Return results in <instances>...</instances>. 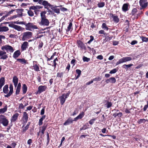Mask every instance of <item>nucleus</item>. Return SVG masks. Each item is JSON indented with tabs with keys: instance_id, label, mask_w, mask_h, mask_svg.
<instances>
[{
	"instance_id": "680f3d73",
	"label": "nucleus",
	"mask_w": 148,
	"mask_h": 148,
	"mask_svg": "<svg viewBox=\"0 0 148 148\" xmlns=\"http://www.w3.org/2000/svg\"><path fill=\"white\" fill-rule=\"evenodd\" d=\"M8 16V15H5L2 16L1 19H0V22L3 20L5 18Z\"/></svg>"
},
{
	"instance_id": "b1692460",
	"label": "nucleus",
	"mask_w": 148,
	"mask_h": 148,
	"mask_svg": "<svg viewBox=\"0 0 148 148\" xmlns=\"http://www.w3.org/2000/svg\"><path fill=\"white\" fill-rule=\"evenodd\" d=\"M17 60L22 64H27V60L24 58H18L16 59Z\"/></svg>"
},
{
	"instance_id": "f8f14e48",
	"label": "nucleus",
	"mask_w": 148,
	"mask_h": 148,
	"mask_svg": "<svg viewBox=\"0 0 148 148\" xmlns=\"http://www.w3.org/2000/svg\"><path fill=\"white\" fill-rule=\"evenodd\" d=\"M110 16L112 18L113 20L114 23H117L119 22V20L118 16L116 15L115 14H110Z\"/></svg>"
},
{
	"instance_id": "13d9d810",
	"label": "nucleus",
	"mask_w": 148,
	"mask_h": 148,
	"mask_svg": "<svg viewBox=\"0 0 148 148\" xmlns=\"http://www.w3.org/2000/svg\"><path fill=\"white\" fill-rule=\"evenodd\" d=\"M47 144L48 145L49 141V133L47 132Z\"/></svg>"
},
{
	"instance_id": "7c9ffc66",
	"label": "nucleus",
	"mask_w": 148,
	"mask_h": 148,
	"mask_svg": "<svg viewBox=\"0 0 148 148\" xmlns=\"http://www.w3.org/2000/svg\"><path fill=\"white\" fill-rule=\"evenodd\" d=\"M30 124V122H28L27 125L23 129L22 132V134H23L25 133L26 131L27 130L29 127V125Z\"/></svg>"
},
{
	"instance_id": "a18cd8bd",
	"label": "nucleus",
	"mask_w": 148,
	"mask_h": 148,
	"mask_svg": "<svg viewBox=\"0 0 148 148\" xmlns=\"http://www.w3.org/2000/svg\"><path fill=\"white\" fill-rule=\"evenodd\" d=\"M146 120L145 119H140L137 122L138 124H140L142 123H144L146 122Z\"/></svg>"
},
{
	"instance_id": "5701e85b",
	"label": "nucleus",
	"mask_w": 148,
	"mask_h": 148,
	"mask_svg": "<svg viewBox=\"0 0 148 148\" xmlns=\"http://www.w3.org/2000/svg\"><path fill=\"white\" fill-rule=\"evenodd\" d=\"M84 113L83 112H82L80 113L77 117L75 118L74 119L73 121H76L78 119H81L84 116Z\"/></svg>"
},
{
	"instance_id": "6e6d98bb",
	"label": "nucleus",
	"mask_w": 148,
	"mask_h": 148,
	"mask_svg": "<svg viewBox=\"0 0 148 148\" xmlns=\"http://www.w3.org/2000/svg\"><path fill=\"white\" fill-rule=\"evenodd\" d=\"M96 120L95 119H91L89 121V123L90 124L92 125L94 122Z\"/></svg>"
},
{
	"instance_id": "603ef678",
	"label": "nucleus",
	"mask_w": 148,
	"mask_h": 148,
	"mask_svg": "<svg viewBox=\"0 0 148 148\" xmlns=\"http://www.w3.org/2000/svg\"><path fill=\"white\" fill-rule=\"evenodd\" d=\"M90 40L87 43L88 44H90L94 39L93 36H90Z\"/></svg>"
},
{
	"instance_id": "39448f33",
	"label": "nucleus",
	"mask_w": 148,
	"mask_h": 148,
	"mask_svg": "<svg viewBox=\"0 0 148 148\" xmlns=\"http://www.w3.org/2000/svg\"><path fill=\"white\" fill-rule=\"evenodd\" d=\"M132 60V58L129 57H126L120 59L116 63V65H117L121 63L130 61Z\"/></svg>"
},
{
	"instance_id": "774afa93",
	"label": "nucleus",
	"mask_w": 148,
	"mask_h": 148,
	"mask_svg": "<svg viewBox=\"0 0 148 148\" xmlns=\"http://www.w3.org/2000/svg\"><path fill=\"white\" fill-rule=\"evenodd\" d=\"M138 42L136 40H134L132 41L131 44L132 45H134L136 44H137Z\"/></svg>"
},
{
	"instance_id": "f704fd0d",
	"label": "nucleus",
	"mask_w": 148,
	"mask_h": 148,
	"mask_svg": "<svg viewBox=\"0 0 148 148\" xmlns=\"http://www.w3.org/2000/svg\"><path fill=\"white\" fill-rule=\"evenodd\" d=\"M137 11V9L136 8H134L132 10L130 14L132 16H134L136 13Z\"/></svg>"
},
{
	"instance_id": "0eeeda50",
	"label": "nucleus",
	"mask_w": 148,
	"mask_h": 148,
	"mask_svg": "<svg viewBox=\"0 0 148 148\" xmlns=\"http://www.w3.org/2000/svg\"><path fill=\"white\" fill-rule=\"evenodd\" d=\"M9 26L11 27L14 28L15 29L18 31H22L24 29V28L20 26L15 25L12 23L9 24Z\"/></svg>"
},
{
	"instance_id": "3c124183",
	"label": "nucleus",
	"mask_w": 148,
	"mask_h": 148,
	"mask_svg": "<svg viewBox=\"0 0 148 148\" xmlns=\"http://www.w3.org/2000/svg\"><path fill=\"white\" fill-rule=\"evenodd\" d=\"M101 78L99 77H97L93 79V80L94 81H99L101 80Z\"/></svg>"
},
{
	"instance_id": "338daca9",
	"label": "nucleus",
	"mask_w": 148,
	"mask_h": 148,
	"mask_svg": "<svg viewBox=\"0 0 148 148\" xmlns=\"http://www.w3.org/2000/svg\"><path fill=\"white\" fill-rule=\"evenodd\" d=\"M87 128V126L85 125H84L82 128H81L80 129V130H85Z\"/></svg>"
},
{
	"instance_id": "cd10ccee",
	"label": "nucleus",
	"mask_w": 148,
	"mask_h": 148,
	"mask_svg": "<svg viewBox=\"0 0 148 148\" xmlns=\"http://www.w3.org/2000/svg\"><path fill=\"white\" fill-rule=\"evenodd\" d=\"M113 38H114V36H107L106 37L105 39H104L103 40V42H106L108 41H109L110 40H111Z\"/></svg>"
},
{
	"instance_id": "c03bdc74",
	"label": "nucleus",
	"mask_w": 148,
	"mask_h": 148,
	"mask_svg": "<svg viewBox=\"0 0 148 148\" xmlns=\"http://www.w3.org/2000/svg\"><path fill=\"white\" fill-rule=\"evenodd\" d=\"M7 110V107L6 106L3 108L0 109V114L3 113L5 112Z\"/></svg>"
},
{
	"instance_id": "c9c22d12",
	"label": "nucleus",
	"mask_w": 148,
	"mask_h": 148,
	"mask_svg": "<svg viewBox=\"0 0 148 148\" xmlns=\"http://www.w3.org/2000/svg\"><path fill=\"white\" fill-rule=\"evenodd\" d=\"M58 59L57 58H56L53 61V65H52V66H54V69H55L56 67V66L57 64L56 62H58Z\"/></svg>"
},
{
	"instance_id": "4d7b16f0",
	"label": "nucleus",
	"mask_w": 148,
	"mask_h": 148,
	"mask_svg": "<svg viewBox=\"0 0 148 148\" xmlns=\"http://www.w3.org/2000/svg\"><path fill=\"white\" fill-rule=\"evenodd\" d=\"M99 34H103L105 36V35L106 36V35L107 34L106 33H104V31L103 30H101L100 31H99Z\"/></svg>"
},
{
	"instance_id": "393cba45",
	"label": "nucleus",
	"mask_w": 148,
	"mask_h": 148,
	"mask_svg": "<svg viewBox=\"0 0 148 148\" xmlns=\"http://www.w3.org/2000/svg\"><path fill=\"white\" fill-rule=\"evenodd\" d=\"M9 30L8 28L6 26H0V32H5Z\"/></svg>"
},
{
	"instance_id": "e2e57ef3",
	"label": "nucleus",
	"mask_w": 148,
	"mask_h": 148,
	"mask_svg": "<svg viewBox=\"0 0 148 148\" xmlns=\"http://www.w3.org/2000/svg\"><path fill=\"white\" fill-rule=\"evenodd\" d=\"M76 73L78 74V75H81V71L79 69H77L76 70Z\"/></svg>"
},
{
	"instance_id": "f03ea898",
	"label": "nucleus",
	"mask_w": 148,
	"mask_h": 148,
	"mask_svg": "<svg viewBox=\"0 0 148 148\" xmlns=\"http://www.w3.org/2000/svg\"><path fill=\"white\" fill-rule=\"evenodd\" d=\"M22 40L23 41L27 40L31 38L33 35V33L30 32H24L22 34Z\"/></svg>"
},
{
	"instance_id": "58836bf2",
	"label": "nucleus",
	"mask_w": 148,
	"mask_h": 148,
	"mask_svg": "<svg viewBox=\"0 0 148 148\" xmlns=\"http://www.w3.org/2000/svg\"><path fill=\"white\" fill-rule=\"evenodd\" d=\"M140 38L142 40L143 42H147L148 41V38L143 36H140Z\"/></svg>"
},
{
	"instance_id": "6ab92c4d",
	"label": "nucleus",
	"mask_w": 148,
	"mask_h": 148,
	"mask_svg": "<svg viewBox=\"0 0 148 148\" xmlns=\"http://www.w3.org/2000/svg\"><path fill=\"white\" fill-rule=\"evenodd\" d=\"M18 115L19 114L18 113L15 114L11 118V122H14L16 121L18 119Z\"/></svg>"
},
{
	"instance_id": "a211bd4d",
	"label": "nucleus",
	"mask_w": 148,
	"mask_h": 148,
	"mask_svg": "<svg viewBox=\"0 0 148 148\" xmlns=\"http://www.w3.org/2000/svg\"><path fill=\"white\" fill-rule=\"evenodd\" d=\"M74 121L71 118H69L63 124L64 125H68L71 124L72 123L73 121Z\"/></svg>"
},
{
	"instance_id": "69168bd1",
	"label": "nucleus",
	"mask_w": 148,
	"mask_h": 148,
	"mask_svg": "<svg viewBox=\"0 0 148 148\" xmlns=\"http://www.w3.org/2000/svg\"><path fill=\"white\" fill-rule=\"evenodd\" d=\"M97 58L100 60H101L103 59V56L101 55H100L97 57Z\"/></svg>"
},
{
	"instance_id": "37998d69",
	"label": "nucleus",
	"mask_w": 148,
	"mask_h": 148,
	"mask_svg": "<svg viewBox=\"0 0 148 148\" xmlns=\"http://www.w3.org/2000/svg\"><path fill=\"white\" fill-rule=\"evenodd\" d=\"M102 29H106L107 30H108L109 28L107 27V25L106 23H103L102 25Z\"/></svg>"
},
{
	"instance_id": "a19ab883",
	"label": "nucleus",
	"mask_w": 148,
	"mask_h": 148,
	"mask_svg": "<svg viewBox=\"0 0 148 148\" xmlns=\"http://www.w3.org/2000/svg\"><path fill=\"white\" fill-rule=\"evenodd\" d=\"M27 14L28 15L32 17L34 15V13L33 12L29 9L27 11Z\"/></svg>"
},
{
	"instance_id": "20e7f679",
	"label": "nucleus",
	"mask_w": 148,
	"mask_h": 148,
	"mask_svg": "<svg viewBox=\"0 0 148 148\" xmlns=\"http://www.w3.org/2000/svg\"><path fill=\"white\" fill-rule=\"evenodd\" d=\"M8 123V120L5 116L3 115H0V123H2L4 126H7Z\"/></svg>"
},
{
	"instance_id": "ddd939ff",
	"label": "nucleus",
	"mask_w": 148,
	"mask_h": 148,
	"mask_svg": "<svg viewBox=\"0 0 148 148\" xmlns=\"http://www.w3.org/2000/svg\"><path fill=\"white\" fill-rule=\"evenodd\" d=\"M28 114L25 112L23 113V115L22 118L23 121L25 123H26L28 121Z\"/></svg>"
},
{
	"instance_id": "f3484780",
	"label": "nucleus",
	"mask_w": 148,
	"mask_h": 148,
	"mask_svg": "<svg viewBox=\"0 0 148 148\" xmlns=\"http://www.w3.org/2000/svg\"><path fill=\"white\" fill-rule=\"evenodd\" d=\"M47 88V87L45 86H39L38 88V92L39 93H40L41 92L45 90Z\"/></svg>"
},
{
	"instance_id": "a878e982",
	"label": "nucleus",
	"mask_w": 148,
	"mask_h": 148,
	"mask_svg": "<svg viewBox=\"0 0 148 148\" xmlns=\"http://www.w3.org/2000/svg\"><path fill=\"white\" fill-rule=\"evenodd\" d=\"M27 87L26 85L25 84H23L22 87L23 94H24L26 93L27 90Z\"/></svg>"
},
{
	"instance_id": "6e6552de",
	"label": "nucleus",
	"mask_w": 148,
	"mask_h": 148,
	"mask_svg": "<svg viewBox=\"0 0 148 148\" xmlns=\"http://www.w3.org/2000/svg\"><path fill=\"white\" fill-rule=\"evenodd\" d=\"M77 42L78 47L80 49L82 50L84 49L85 50L86 49V45L82 42L80 40H78Z\"/></svg>"
},
{
	"instance_id": "864d4df0",
	"label": "nucleus",
	"mask_w": 148,
	"mask_h": 148,
	"mask_svg": "<svg viewBox=\"0 0 148 148\" xmlns=\"http://www.w3.org/2000/svg\"><path fill=\"white\" fill-rule=\"evenodd\" d=\"M53 11L55 13L57 14H59L60 13V10L58 8H56L55 9H54Z\"/></svg>"
},
{
	"instance_id": "423d86ee",
	"label": "nucleus",
	"mask_w": 148,
	"mask_h": 148,
	"mask_svg": "<svg viewBox=\"0 0 148 148\" xmlns=\"http://www.w3.org/2000/svg\"><path fill=\"white\" fill-rule=\"evenodd\" d=\"M140 5L141 7L140 10H142L146 8L148 6V3L146 0H140Z\"/></svg>"
},
{
	"instance_id": "72a5a7b5",
	"label": "nucleus",
	"mask_w": 148,
	"mask_h": 148,
	"mask_svg": "<svg viewBox=\"0 0 148 148\" xmlns=\"http://www.w3.org/2000/svg\"><path fill=\"white\" fill-rule=\"evenodd\" d=\"M8 85H5L3 88V91L4 93L7 94L8 92Z\"/></svg>"
},
{
	"instance_id": "4468645a",
	"label": "nucleus",
	"mask_w": 148,
	"mask_h": 148,
	"mask_svg": "<svg viewBox=\"0 0 148 148\" xmlns=\"http://www.w3.org/2000/svg\"><path fill=\"white\" fill-rule=\"evenodd\" d=\"M10 91L9 92L7 95H4L5 97H10L12 94L13 90V86L12 85H10L9 87Z\"/></svg>"
},
{
	"instance_id": "c756f323",
	"label": "nucleus",
	"mask_w": 148,
	"mask_h": 148,
	"mask_svg": "<svg viewBox=\"0 0 148 148\" xmlns=\"http://www.w3.org/2000/svg\"><path fill=\"white\" fill-rule=\"evenodd\" d=\"M97 5L99 8H103L105 5V3L104 2L100 1L98 2Z\"/></svg>"
},
{
	"instance_id": "7ed1b4c3",
	"label": "nucleus",
	"mask_w": 148,
	"mask_h": 148,
	"mask_svg": "<svg viewBox=\"0 0 148 148\" xmlns=\"http://www.w3.org/2000/svg\"><path fill=\"white\" fill-rule=\"evenodd\" d=\"M25 29L26 30L32 31L34 29H38V28L37 26L34 25L33 23L29 22L26 25Z\"/></svg>"
},
{
	"instance_id": "bb28decb",
	"label": "nucleus",
	"mask_w": 148,
	"mask_h": 148,
	"mask_svg": "<svg viewBox=\"0 0 148 148\" xmlns=\"http://www.w3.org/2000/svg\"><path fill=\"white\" fill-rule=\"evenodd\" d=\"M20 54V52L19 51L17 50L15 51L14 53L13 57L14 58H18Z\"/></svg>"
},
{
	"instance_id": "e433bc0d",
	"label": "nucleus",
	"mask_w": 148,
	"mask_h": 148,
	"mask_svg": "<svg viewBox=\"0 0 148 148\" xmlns=\"http://www.w3.org/2000/svg\"><path fill=\"white\" fill-rule=\"evenodd\" d=\"M133 65V64H130L127 65L125 64L123 66L124 68H125V69H127L128 68L130 67Z\"/></svg>"
},
{
	"instance_id": "de8ad7c7",
	"label": "nucleus",
	"mask_w": 148,
	"mask_h": 148,
	"mask_svg": "<svg viewBox=\"0 0 148 148\" xmlns=\"http://www.w3.org/2000/svg\"><path fill=\"white\" fill-rule=\"evenodd\" d=\"M83 60L84 62H88L90 60V58L84 56L83 58Z\"/></svg>"
},
{
	"instance_id": "c85d7f7f",
	"label": "nucleus",
	"mask_w": 148,
	"mask_h": 148,
	"mask_svg": "<svg viewBox=\"0 0 148 148\" xmlns=\"http://www.w3.org/2000/svg\"><path fill=\"white\" fill-rule=\"evenodd\" d=\"M5 82V80L4 77H1L0 79V89H1L2 86L4 85Z\"/></svg>"
},
{
	"instance_id": "09e8293b",
	"label": "nucleus",
	"mask_w": 148,
	"mask_h": 148,
	"mask_svg": "<svg viewBox=\"0 0 148 148\" xmlns=\"http://www.w3.org/2000/svg\"><path fill=\"white\" fill-rule=\"evenodd\" d=\"M118 71V70L116 69H114L111 70L110 72V74H114L116 73Z\"/></svg>"
},
{
	"instance_id": "2f4dec72",
	"label": "nucleus",
	"mask_w": 148,
	"mask_h": 148,
	"mask_svg": "<svg viewBox=\"0 0 148 148\" xmlns=\"http://www.w3.org/2000/svg\"><path fill=\"white\" fill-rule=\"evenodd\" d=\"M47 127V124H44L43 126L42 127V130H41V132L42 134V135H43L44 134V132L45 130Z\"/></svg>"
},
{
	"instance_id": "bf43d9fd",
	"label": "nucleus",
	"mask_w": 148,
	"mask_h": 148,
	"mask_svg": "<svg viewBox=\"0 0 148 148\" xmlns=\"http://www.w3.org/2000/svg\"><path fill=\"white\" fill-rule=\"evenodd\" d=\"M148 101L147 102V104L146 105H145L144 106V107L143 108V110L144 111H146L147 109V108H148Z\"/></svg>"
},
{
	"instance_id": "412c9836",
	"label": "nucleus",
	"mask_w": 148,
	"mask_h": 148,
	"mask_svg": "<svg viewBox=\"0 0 148 148\" xmlns=\"http://www.w3.org/2000/svg\"><path fill=\"white\" fill-rule=\"evenodd\" d=\"M65 94H62L61 97H59L60 100V103L61 105H63L65 101L66 98H65Z\"/></svg>"
},
{
	"instance_id": "9b49d317",
	"label": "nucleus",
	"mask_w": 148,
	"mask_h": 148,
	"mask_svg": "<svg viewBox=\"0 0 148 148\" xmlns=\"http://www.w3.org/2000/svg\"><path fill=\"white\" fill-rule=\"evenodd\" d=\"M43 8L42 6H41L39 5L33 6L30 7L29 8V9L30 10H34V12L36 14L37 12L38 11V10L42 8Z\"/></svg>"
},
{
	"instance_id": "dca6fc26",
	"label": "nucleus",
	"mask_w": 148,
	"mask_h": 148,
	"mask_svg": "<svg viewBox=\"0 0 148 148\" xmlns=\"http://www.w3.org/2000/svg\"><path fill=\"white\" fill-rule=\"evenodd\" d=\"M129 5V3L124 4L122 8V11L124 12H126L128 11L129 10L128 6Z\"/></svg>"
},
{
	"instance_id": "9d476101",
	"label": "nucleus",
	"mask_w": 148,
	"mask_h": 148,
	"mask_svg": "<svg viewBox=\"0 0 148 148\" xmlns=\"http://www.w3.org/2000/svg\"><path fill=\"white\" fill-rule=\"evenodd\" d=\"M6 52L0 50V56H1L0 59L5 60L8 58V55L6 54Z\"/></svg>"
},
{
	"instance_id": "49530a36",
	"label": "nucleus",
	"mask_w": 148,
	"mask_h": 148,
	"mask_svg": "<svg viewBox=\"0 0 148 148\" xmlns=\"http://www.w3.org/2000/svg\"><path fill=\"white\" fill-rule=\"evenodd\" d=\"M63 72L58 73H57V77L62 78L63 77Z\"/></svg>"
},
{
	"instance_id": "79ce46f5",
	"label": "nucleus",
	"mask_w": 148,
	"mask_h": 148,
	"mask_svg": "<svg viewBox=\"0 0 148 148\" xmlns=\"http://www.w3.org/2000/svg\"><path fill=\"white\" fill-rule=\"evenodd\" d=\"M33 67L34 70L35 71H40L39 67L36 64L34 65Z\"/></svg>"
},
{
	"instance_id": "473e14b6",
	"label": "nucleus",
	"mask_w": 148,
	"mask_h": 148,
	"mask_svg": "<svg viewBox=\"0 0 148 148\" xmlns=\"http://www.w3.org/2000/svg\"><path fill=\"white\" fill-rule=\"evenodd\" d=\"M51 6V5L48 2H47L46 4H44V8L47 9L48 11L50 10L49 8Z\"/></svg>"
},
{
	"instance_id": "0e129e2a",
	"label": "nucleus",
	"mask_w": 148,
	"mask_h": 148,
	"mask_svg": "<svg viewBox=\"0 0 148 148\" xmlns=\"http://www.w3.org/2000/svg\"><path fill=\"white\" fill-rule=\"evenodd\" d=\"M119 42L118 41L114 40L113 41V45H116L118 44Z\"/></svg>"
},
{
	"instance_id": "5fc2aeb1",
	"label": "nucleus",
	"mask_w": 148,
	"mask_h": 148,
	"mask_svg": "<svg viewBox=\"0 0 148 148\" xmlns=\"http://www.w3.org/2000/svg\"><path fill=\"white\" fill-rule=\"evenodd\" d=\"M21 88H17L16 91V94L17 95L19 94V93L20 91Z\"/></svg>"
},
{
	"instance_id": "1a4fd4ad",
	"label": "nucleus",
	"mask_w": 148,
	"mask_h": 148,
	"mask_svg": "<svg viewBox=\"0 0 148 148\" xmlns=\"http://www.w3.org/2000/svg\"><path fill=\"white\" fill-rule=\"evenodd\" d=\"M1 49L3 50H5L7 52L9 51L10 52L12 53L14 51V49L13 48L10 46L9 45H5L2 46L1 48Z\"/></svg>"
},
{
	"instance_id": "f257e3e1",
	"label": "nucleus",
	"mask_w": 148,
	"mask_h": 148,
	"mask_svg": "<svg viewBox=\"0 0 148 148\" xmlns=\"http://www.w3.org/2000/svg\"><path fill=\"white\" fill-rule=\"evenodd\" d=\"M46 11H42L40 13L41 21L39 23L41 25L47 26L49 24V20L46 18Z\"/></svg>"
},
{
	"instance_id": "4c0bfd02",
	"label": "nucleus",
	"mask_w": 148,
	"mask_h": 148,
	"mask_svg": "<svg viewBox=\"0 0 148 148\" xmlns=\"http://www.w3.org/2000/svg\"><path fill=\"white\" fill-rule=\"evenodd\" d=\"M72 27V23L71 22L69 23L68 26L67 27V29H66V32H69L71 30Z\"/></svg>"
},
{
	"instance_id": "ea45409f",
	"label": "nucleus",
	"mask_w": 148,
	"mask_h": 148,
	"mask_svg": "<svg viewBox=\"0 0 148 148\" xmlns=\"http://www.w3.org/2000/svg\"><path fill=\"white\" fill-rule=\"evenodd\" d=\"M38 2L40 4H42V5L44 6V4H46L48 1H43V0H38Z\"/></svg>"
},
{
	"instance_id": "2eb2a0df",
	"label": "nucleus",
	"mask_w": 148,
	"mask_h": 148,
	"mask_svg": "<svg viewBox=\"0 0 148 148\" xmlns=\"http://www.w3.org/2000/svg\"><path fill=\"white\" fill-rule=\"evenodd\" d=\"M29 46L28 42L26 41L24 42L22 45L21 46V49L22 51H24L26 50V49L28 48Z\"/></svg>"
},
{
	"instance_id": "aec40b11",
	"label": "nucleus",
	"mask_w": 148,
	"mask_h": 148,
	"mask_svg": "<svg viewBox=\"0 0 148 148\" xmlns=\"http://www.w3.org/2000/svg\"><path fill=\"white\" fill-rule=\"evenodd\" d=\"M116 82V79L114 77H111L109 79L106 80V82L108 84L109 82L112 83H115Z\"/></svg>"
},
{
	"instance_id": "4be33fe9",
	"label": "nucleus",
	"mask_w": 148,
	"mask_h": 148,
	"mask_svg": "<svg viewBox=\"0 0 148 148\" xmlns=\"http://www.w3.org/2000/svg\"><path fill=\"white\" fill-rule=\"evenodd\" d=\"M18 80V78H17L16 76H14L13 77V78L12 82L14 83V86L15 87H16L17 86Z\"/></svg>"
},
{
	"instance_id": "052dcab7",
	"label": "nucleus",
	"mask_w": 148,
	"mask_h": 148,
	"mask_svg": "<svg viewBox=\"0 0 148 148\" xmlns=\"http://www.w3.org/2000/svg\"><path fill=\"white\" fill-rule=\"evenodd\" d=\"M43 45V43L42 42H39V44L38 46V48L40 49L41 48Z\"/></svg>"
},
{
	"instance_id": "8fccbe9b",
	"label": "nucleus",
	"mask_w": 148,
	"mask_h": 148,
	"mask_svg": "<svg viewBox=\"0 0 148 148\" xmlns=\"http://www.w3.org/2000/svg\"><path fill=\"white\" fill-rule=\"evenodd\" d=\"M106 104L107 108H109L112 105V104L111 102H108V101H107Z\"/></svg>"
}]
</instances>
